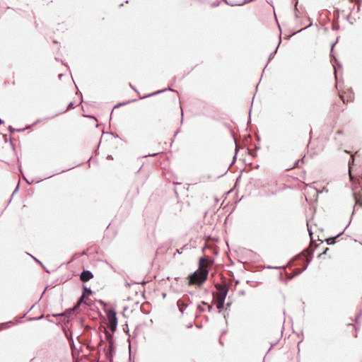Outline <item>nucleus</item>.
Listing matches in <instances>:
<instances>
[{
  "instance_id": "423d86ee",
  "label": "nucleus",
  "mask_w": 362,
  "mask_h": 362,
  "mask_svg": "<svg viewBox=\"0 0 362 362\" xmlns=\"http://www.w3.org/2000/svg\"><path fill=\"white\" fill-rule=\"evenodd\" d=\"M93 277V274L90 271H83L80 275V279L83 282L88 281Z\"/></svg>"
},
{
  "instance_id": "9d476101",
  "label": "nucleus",
  "mask_w": 362,
  "mask_h": 362,
  "mask_svg": "<svg viewBox=\"0 0 362 362\" xmlns=\"http://www.w3.org/2000/svg\"><path fill=\"white\" fill-rule=\"evenodd\" d=\"M327 250H328V248H326V250L324 251V252H323V253H325H325L327 252Z\"/></svg>"
},
{
  "instance_id": "0eeeda50",
  "label": "nucleus",
  "mask_w": 362,
  "mask_h": 362,
  "mask_svg": "<svg viewBox=\"0 0 362 362\" xmlns=\"http://www.w3.org/2000/svg\"><path fill=\"white\" fill-rule=\"evenodd\" d=\"M340 98L344 103L351 102L354 100V95L351 93H344L340 95Z\"/></svg>"
},
{
  "instance_id": "f257e3e1",
  "label": "nucleus",
  "mask_w": 362,
  "mask_h": 362,
  "mask_svg": "<svg viewBox=\"0 0 362 362\" xmlns=\"http://www.w3.org/2000/svg\"><path fill=\"white\" fill-rule=\"evenodd\" d=\"M208 274L197 270L188 276V285L201 286L207 279Z\"/></svg>"
},
{
  "instance_id": "6e6552de",
  "label": "nucleus",
  "mask_w": 362,
  "mask_h": 362,
  "mask_svg": "<svg viewBox=\"0 0 362 362\" xmlns=\"http://www.w3.org/2000/svg\"><path fill=\"white\" fill-rule=\"evenodd\" d=\"M83 298H84V296H82L81 298H80L76 307L79 306V305L81 304V303L83 301Z\"/></svg>"
},
{
  "instance_id": "1a4fd4ad",
  "label": "nucleus",
  "mask_w": 362,
  "mask_h": 362,
  "mask_svg": "<svg viewBox=\"0 0 362 362\" xmlns=\"http://www.w3.org/2000/svg\"><path fill=\"white\" fill-rule=\"evenodd\" d=\"M85 290L86 291V292H88V293H90V292H91L90 289H87V288H86Z\"/></svg>"
},
{
  "instance_id": "f03ea898",
  "label": "nucleus",
  "mask_w": 362,
  "mask_h": 362,
  "mask_svg": "<svg viewBox=\"0 0 362 362\" xmlns=\"http://www.w3.org/2000/svg\"><path fill=\"white\" fill-rule=\"evenodd\" d=\"M218 292L216 294V307L221 310L223 308L224 301L228 293V288L225 285H216Z\"/></svg>"
},
{
  "instance_id": "7ed1b4c3",
  "label": "nucleus",
  "mask_w": 362,
  "mask_h": 362,
  "mask_svg": "<svg viewBox=\"0 0 362 362\" xmlns=\"http://www.w3.org/2000/svg\"><path fill=\"white\" fill-rule=\"evenodd\" d=\"M106 314L109 323V328L112 332H115L117 326V318L116 316V311L113 309H110L107 311Z\"/></svg>"
},
{
  "instance_id": "20e7f679",
  "label": "nucleus",
  "mask_w": 362,
  "mask_h": 362,
  "mask_svg": "<svg viewBox=\"0 0 362 362\" xmlns=\"http://www.w3.org/2000/svg\"><path fill=\"white\" fill-rule=\"evenodd\" d=\"M213 261L209 257H201L199 261V268L197 270L205 272L209 274L208 267H211Z\"/></svg>"
},
{
  "instance_id": "39448f33",
  "label": "nucleus",
  "mask_w": 362,
  "mask_h": 362,
  "mask_svg": "<svg viewBox=\"0 0 362 362\" xmlns=\"http://www.w3.org/2000/svg\"><path fill=\"white\" fill-rule=\"evenodd\" d=\"M311 255H312V252L309 249H307L306 250H305L302 252L300 257L303 258V259L305 262L304 263L303 269H305L307 267L308 264L311 260V257H310Z\"/></svg>"
}]
</instances>
